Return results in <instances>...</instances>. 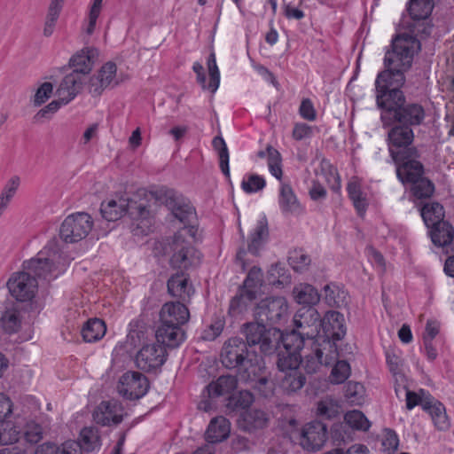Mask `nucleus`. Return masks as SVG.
Segmentation results:
<instances>
[{
  "label": "nucleus",
  "mask_w": 454,
  "mask_h": 454,
  "mask_svg": "<svg viewBox=\"0 0 454 454\" xmlns=\"http://www.w3.org/2000/svg\"><path fill=\"white\" fill-rule=\"evenodd\" d=\"M26 271L14 273L7 282L11 294L20 301H31L37 291L36 278L51 281L66 270L63 257L56 239L50 240L37 254L23 262Z\"/></svg>",
  "instance_id": "f257e3e1"
},
{
  "label": "nucleus",
  "mask_w": 454,
  "mask_h": 454,
  "mask_svg": "<svg viewBox=\"0 0 454 454\" xmlns=\"http://www.w3.org/2000/svg\"><path fill=\"white\" fill-rule=\"evenodd\" d=\"M419 50L420 42L413 35L403 33L393 37L383 59L385 69L375 80V91L403 87L404 73L411 67L414 55Z\"/></svg>",
  "instance_id": "f03ea898"
},
{
  "label": "nucleus",
  "mask_w": 454,
  "mask_h": 454,
  "mask_svg": "<svg viewBox=\"0 0 454 454\" xmlns=\"http://www.w3.org/2000/svg\"><path fill=\"white\" fill-rule=\"evenodd\" d=\"M402 87L375 91L376 105L380 109L384 129L400 123L412 129L420 126L426 119L425 108L418 103H406Z\"/></svg>",
  "instance_id": "7ed1b4c3"
},
{
  "label": "nucleus",
  "mask_w": 454,
  "mask_h": 454,
  "mask_svg": "<svg viewBox=\"0 0 454 454\" xmlns=\"http://www.w3.org/2000/svg\"><path fill=\"white\" fill-rule=\"evenodd\" d=\"M221 361L226 368H237L245 381L256 380L261 385L268 382L266 376L260 375L262 357L254 349H250L242 338L233 337L224 342Z\"/></svg>",
  "instance_id": "20e7f679"
},
{
  "label": "nucleus",
  "mask_w": 454,
  "mask_h": 454,
  "mask_svg": "<svg viewBox=\"0 0 454 454\" xmlns=\"http://www.w3.org/2000/svg\"><path fill=\"white\" fill-rule=\"evenodd\" d=\"M387 131V144L395 169L404 163L421 159V153L414 141L413 129L400 123H394Z\"/></svg>",
  "instance_id": "39448f33"
},
{
  "label": "nucleus",
  "mask_w": 454,
  "mask_h": 454,
  "mask_svg": "<svg viewBox=\"0 0 454 454\" xmlns=\"http://www.w3.org/2000/svg\"><path fill=\"white\" fill-rule=\"evenodd\" d=\"M397 179L404 185H411V192L417 199H428L434 191V184L425 177V167L421 159L404 163L395 169Z\"/></svg>",
  "instance_id": "423d86ee"
},
{
  "label": "nucleus",
  "mask_w": 454,
  "mask_h": 454,
  "mask_svg": "<svg viewBox=\"0 0 454 454\" xmlns=\"http://www.w3.org/2000/svg\"><path fill=\"white\" fill-rule=\"evenodd\" d=\"M100 212L103 218L109 222L117 221L125 215H129L135 221L145 220L150 215V210L144 202L135 201L128 196H120L103 201Z\"/></svg>",
  "instance_id": "0eeeda50"
},
{
  "label": "nucleus",
  "mask_w": 454,
  "mask_h": 454,
  "mask_svg": "<svg viewBox=\"0 0 454 454\" xmlns=\"http://www.w3.org/2000/svg\"><path fill=\"white\" fill-rule=\"evenodd\" d=\"M242 332L249 348L254 349V346H259L261 353L264 356L273 354L279 345L280 330L277 327L267 328L261 321L243 325Z\"/></svg>",
  "instance_id": "6e6552de"
},
{
  "label": "nucleus",
  "mask_w": 454,
  "mask_h": 454,
  "mask_svg": "<svg viewBox=\"0 0 454 454\" xmlns=\"http://www.w3.org/2000/svg\"><path fill=\"white\" fill-rule=\"evenodd\" d=\"M288 302L282 296L267 297L255 307L254 315L258 321L267 324L270 327L284 325L289 316Z\"/></svg>",
  "instance_id": "1a4fd4ad"
},
{
  "label": "nucleus",
  "mask_w": 454,
  "mask_h": 454,
  "mask_svg": "<svg viewBox=\"0 0 454 454\" xmlns=\"http://www.w3.org/2000/svg\"><path fill=\"white\" fill-rule=\"evenodd\" d=\"M93 226L90 215L77 212L71 214L63 221L59 235L66 243H75L85 239Z\"/></svg>",
  "instance_id": "9d476101"
},
{
  "label": "nucleus",
  "mask_w": 454,
  "mask_h": 454,
  "mask_svg": "<svg viewBox=\"0 0 454 454\" xmlns=\"http://www.w3.org/2000/svg\"><path fill=\"white\" fill-rule=\"evenodd\" d=\"M294 330L307 337L308 341L320 342L321 317L315 307H301L294 316Z\"/></svg>",
  "instance_id": "9b49d317"
},
{
  "label": "nucleus",
  "mask_w": 454,
  "mask_h": 454,
  "mask_svg": "<svg viewBox=\"0 0 454 454\" xmlns=\"http://www.w3.org/2000/svg\"><path fill=\"white\" fill-rule=\"evenodd\" d=\"M166 206L174 217L184 224V230L191 238L196 239L198 233L197 214L194 207L183 197L170 195L166 200Z\"/></svg>",
  "instance_id": "f8f14e48"
},
{
  "label": "nucleus",
  "mask_w": 454,
  "mask_h": 454,
  "mask_svg": "<svg viewBox=\"0 0 454 454\" xmlns=\"http://www.w3.org/2000/svg\"><path fill=\"white\" fill-rule=\"evenodd\" d=\"M172 250L173 254L169 262L173 268L188 270L198 266L201 262V254L185 241L180 232L174 236Z\"/></svg>",
  "instance_id": "ddd939ff"
},
{
  "label": "nucleus",
  "mask_w": 454,
  "mask_h": 454,
  "mask_svg": "<svg viewBox=\"0 0 454 454\" xmlns=\"http://www.w3.org/2000/svg\"><path fill=\"white\" fill-rule=\"evenodd\" d=\"M149 387L147 377L135 371H128L123 373L117 385L118 393L129 400L140 399L146 395Z\"/></svg>",
  "instance_id": "4468645a"
},
{
  "label": "nucleus",
  "mask_w": 454,
  "mask_h": 454,
  "mask_svg": "<svg viewBox=\"0 0 454 454\" xmlns=\"http://www.w3.org/2000/svg\"><path fill=\"white\" fill-rule=\"evenodd\" d=\"M344 321V316L338 311L330 310L325 313L324 318H321L323 345L327 346L328 348L334 349V347L337 348L335 341L341 340L346 334Z\"/></svg>",
  "instance_id": "2eb2a0df"
},
{
  "label": "nucleus",
  "mask_w": 454,
  "mask_h": 454,
  "mask_svg": "<svg viewBox=\"0 0 454 454\" xmlns=\"http://www.w3.org/2000/svg\"><path fill=\"white\" fill-rule=\"evenodd\" d=\"M168 357L167 349L160 344L151 343L144 345L137 353L135 363L138 369L145 372H155L160 369Z\"/></svg>",
  "instance_id": "dca6fc26"
},
{
  "label": "nucleus",
  "mask_w": 454,
  "mask_h": 454,
  "mask_svg": "<svg viewBox=\"0 0 454 454\" xmlns=\"http://www.w3.org/2000/svg\"><path fill=\"white\" fill-rule=\"evenodd\" d=\"M311 352L304 355V368L308 373L316 372L322 365L328 366L339 356L337 348H328L323 343L313 341Z\"/></svg>",
  "instance_id": "f3484780"
},
{
  "label": "nucleus",
  "mask_w": 454,
  "mask_h": 454,
  "mask_svg": "<svg viewBox=\"0 0 454 454\" xmlns=\"http://www.w3.org/2000/svg\"><path fill=\"white\" fill-rule=\"evenodd\" d=\"M327 439V427L320 421L307 423L301 429L300 443L307 450H318Z\"/></svg>",
  "instance_id": "a211bd4d"
},
{
  "label": "nucleus",
  "mask_w": 454,
  "mask_h": 454,
  "mask_svg": "<svg viewBox=\"0 0 454 454\" xmlns=\"http://www.w3.org/2000/svg\"><path fill=\"white\" fill-rule=\"evenodd\" d=\"M123 407L115 400L103 401L93 412L94 421L101 426L118 425L123 420Z\"/></svg>",
  "instance_id": "6ab92c4d"
},
{
  "label": "nucleus",
  "mask_w": 454,
  "mask_h": 454,
  "mask_svg": "<svg viewBox=\"0 0 454 454\" xmlns=\"http://www.w3.org/2000/svg\"><path fill=\"white\" fill-rule=\"evenodd\" d=\"M189 318L190 312L184 302L168 301L161 307L159 323L183 327Z\"/></svg>",
  "instance_id": "aec40b11"
},
{
  "label": "nucleus",
  "mask_w": 454,
  "mask_h": 454,
  "mask_svg": "<svg viewBox=\"0 0 454 454\" xmlns=\"http://www.w3.org/2000/svg\"><path fill=\"white\" fill-rule=\"evenodd\" d=\"M117 67L114 62H107L98 71L97 75H94L90 80V93L98 97L102 92L109 88L118 84L116 77Z\"/></svg>",
  "instance_id": "412c9836"
},
{
  "label": "nucleus",
  "mask_w": 454,
  "mask_h": 454,
  "mask_svg": "<svg viewBox=\"0 0 454 454\" xmlns=\"http://www.w3.org/2000/svg\"><path fill=\"white\" fill-rule=\"evenodd\" d=\"M168 294L180 300L181 302H189L194 294V288L189 282V276L184 271L173 274L167 283Z\"/></svg>",
  "instance_id": "4be33fe9"
},
{
  "label": "nucleus",
  "mask_w": 454,
  "mask_h": 454,
  "mask_svg": "<svg viewBox=\"0 0 454 454\" xmlns=\"http://www.w3.org/2000/svg\"><path fill=\"white\" fill-rule=\"evenodd\" d=\"M155 337L157 344L161 345L165 348H176L185 340L186 333L183 327L159 323Z\"/></svg>",
  "instance_id": "5701e85b"
},
{
  "label": "nucleus",
  "mask_w": 454,
  "mask_h": 454,
  "mask_svg": "<svg viewBox=\"0 0 454 454\" xmlns=\"http://www.w3.org/2000/svg\"><path fill=\"white\" fill-rule=\"evenodd\" d=\"M83 77L77 73L71 72L61 81L58 90L57 96L64 104H68L81 91Z\"/></svg>",
  "instance_id": "b1692460"
},
{
  "label": "nucleus",
  "mask_w": 454,
  "mask_h": 454,
  "mask_svg": "<svg viewBox=\"0 0 454 454\" xmlns=\"http://www.w3.org/2000/svg\"><path fill=\"white\" fill-rule=\"evenodd\" d=\"M98 56V51L96 48L86 47L81 50L70 59V66L74 68L72 72L83 77L91 71Z\"/></svg>",
  "instance_id": "393cba45"
},
{
  "label": "nucleus",
  "mask_w": 454,
  "mask_h": 454,
  "mask_svg": "<svg viewBox=\"0 0 454 454\" xmlns=\"http://www.w3.org/2000/svg\"><path fill=\"white\" fill-rule=\"evenodd\" d=\"M431 403L426 402L423 404V410L427 412L439 431H446L450 427V421L446 414L444 405L435 398H430Z\"/></svg>",
  "instance_id": "a878e982"
},
{
  "label": "nucleus",
  "mask_w": 454,
  "mask_h": 454,
  "mask_svg": "<svg viewBox=\"0 0 454 454\" xmlns=\"http://www.w3.org/2000/svg\"><path fill=\"white\" fill-rule=\"evenodd\" d=\"M325 303L333 308H345L349 302V296L343 286L329 283L323 288Z\"/></svg>",
  "instance_id": "bb28decb"
},
{
  "label": "nucleus",
  "mask_w": 454,
  "mask_h": 454,
  "mask_svg": "<svg viewBox=\"0 0 454 454\" xmlns=\"http://www.w3.org/2000/svg\"><path fill=\"white\" fill-rule=\"evenodd\" d=\"M231 432V424L227 419L219 416L211 419L206 431V440L210 443H217L226 440Z\"/></svg>",
  "instance_id": "cd10ccee"
},
{
  "label": "nucleus",
  "mask_w": 454,
  "mask_h": 454,
  "mask_svg": "<svg viewBox=\"0 0 454 454\" xmlns=\"http://www.w3.org/2000/svg\"><path fill=\"white\" fill-rule=\"evenodd\" d=\"M22 316L20 309L12 305L6 307L0 316V327L5 334L17 333L21 329Z\"/></svg>",
  "instance_id": "c85d7f7f"
},
{
  "label": "nucleus",
  "mask_w": 454,
  "mask_h": 454,
  "mask_svg": "<svg viewBox=\"0 0 454 454\" xmlns=\"http://www.w3.org/2000/svg\"><path fill=\"white\" fill-rule=\"evenodd\" d=\"M306 340H308L307 337L294 329L286 333L280 331L279 345L277 350L281 349L282 347L284 351L301 356L300 352L303 348Z\"/></svg>",
  "instance_id": "c756f323"
},
{
  "label": "nucleus",
  "mask_w": 454,
  "mask_h": 454,
  "mask_svg": "<svg viewBox=\"0 0 454 454\" xmlns=\"http://www.w3.org/2000/svg\"><path fill=\"white\" fill-rule=\"evenodd\" d=\"M269 237V228L266 217L257 221V223L251 232L248 240L247 251L253 255H257L260 249Z\"/></svg>",
  "instance_id": "7c9ffc66"
},
{
  "label": "nucleus",
  "mask_w": 454,
  "mask_h": 454,
  "mask_svg": "<svg viewBox=\"0 0 454 454\" xmlns=\"http://www.w3.org/2000/svg\"><path fill=\"white\" fill-rule=\"evenodd\" d=\"M278 204L284 215L297 214L301 210L297 197L293 188L287 184H282L280 186Z\"/></svg>",
  "instance_id": "2f4dec72"
},
{
  "label": "nucleus",
  "mask_w": 454,
  "mask_h": 454,
  "mask_svg": "<svg viewBox=\"0 0 454 454\" xmlns=\"http://www.w3.org/2000/svg\"><path fill=\"white\" fill-rule=\"evenodd\" d=\"M238 385V380L232 375H222L216 380L207 386L209 397H218L232 392Z\"/></svg>",
  "instance_id": "473e14b6"
},
{
  "label": "nucleus",
  "mask_w": 454,
  "mask_h": 454,
  "mask_svg": "<svg viewBox=\"0 0 454 454\" xmlns=\"http://www.w3.org/2000/svg\"><path fill=\"white\" fill-rule=\"evenodd\" d=\"M293 294L295 301L303 304V307H314L320 301L321 296L317 288L305 283L294 286Z\"/></svg>",
  "instance_id": "72a5a7b5"
},
{
  "label": "nucleus",
  "mask_w": 454,
  "mask_h": 454,
  "mask_svg": "<svg viewBox=\"0 0 454 454\" xmlns=\"http://www.w3.org/2000/svg\"><path fill=\"white\" fill-rule=\"evenodd\" d=\"M430 228H432L430 231L431 239L435 246L443 247L453 241L454 228L449 222L443 221Z\"/></svg>",
  "instance_id": "f704fd0d"
},
{
  "label": "nucleus",
  "mask_w": 454,
  "mask_h": 454,
  "mask_svg": "<svg viewBox=\"0 0 454 454\" xmlns=\"http://www.w3.org/2000/svg\"><path fill=\"white\" fill-rule=\"evenodd\" d=\"M257 157L261 159L267 158L270 173L278 180H281L283 176L282 157L277 149L268 145L265 150L257 153Z\"/></svg>",
  "instance_id": "c9c22d12"
},
{
  "label": "nucleus",
  "mask_w": 454,
  "mask_h": 454,
  "mask_svg": "<svg viewBox=\"0 0 454 454\" xmlns=\"http://www.w3.org/2000/svg\"><path fill=\"white\" fill-rule=\"evenodd\" d=\"M262 286V272L259 267H252L244 280L241 290L246 292L247 300L254 301Z\"/></svg>",
  "instance_id": "e433bc0d"
},
{
  "label": "nucleus",
  "mask_w": 454,
  "mask_h": 454,
  "mask_svg": "<svg viewBox=\"0 0 454 454\" xmlns=\"http://www.w3.org/2000/svg\"><path fill=\"white\" fill-rule=\"evenodd\" d=\"M347 192L358 215L363 216L367 210L368 201L366 195L362 192L360 183L355 179L349 181L347 185Z\"/></svg>",
  "instance_id": "4c0bfd02"
},
{
  "label": "nucleus",
  "mask_w": 454,
  "mask_h": 454,
  "mask_svg": "<svg viewBox=\"0 0 454 454\" xmlns=\"http://www.w3.org/2000/svg\"><path fill=\"white\" fill-rule=\"evenodd\" d=\"M106 332L105 322L100 318L89 319L82 328V336L86 342H95L104 337Z\"/></svg>",
  "instance_id": "58836bf2"
},
{
  "label": "nucleus",
  "mask_w": 454,
  "mask_h": 454,
  "mask_svg": "<svg viewBox=\"0 0 454 454\" xmlns=\"http://www.w3.org/2000/svg\"><path fill=\"white\" fill-rule=\"evenodd\" d=\"M420 215L427 228L443 222L444 207L439 202L425 204L420 209Z\"/></svg>",
  "instance_id": "ea45409f"
},
{
  "label": "nucleus",
  "mask_w": 454,
  "mask_h": 454,
  "mask_svg": "<svg viewBox=\"0 0 454 454\" xmlns=\"http://www.w3.org/2000/svg\"><path fill=\"white\" fill-rule=\"evenodd\" d=\"M306 377L300 369L284 373L280 386L287 394L294 393L303 387Z\"/></svg>",
  "instance_id": "a19ab883"
},
{
  "label": "nucleus",
  "mask_w": 454,
  "mask_h": 454,
  "mask_svg": "<svg viewBox=\"0 0 454 454\" xmlns=\"http://www.w3.org/2000/svg\"><path fill=\"white\" fill-rule=\"evenodd\" d=\"M409 14L414 22L427 20L433 10L431 0H410Z\"/></svg>",
  "instance_id": "79ce46f5"
},
{
  "label": "nucleus",
  "mask_w": 454,
  "mask_h": 454,
  "mask_svg": "<svg viewBox=\"0 0 454 454\" xmlns=\"http://www.w3.org/2000/svg\"><path fill=\"white\" fill-rule=\"evenodd\" d=\"M78 444L81 450L82 449L87 452L99 449L101 442L98 429L93 427L82 428L80 433V443Z\"/></svg>",
  "instance_id": "37998d69"
},
{
  "label": "nucleus",
  "mask_w": 454,
  "mask_h": 454,
  "mask_svg": "<svg viewBox=\"0 0 454 454\" xmlns=\"http://www.w3.org/2000/svg\"><path fill=\"white\" fill-rule=\"evenodd\" d=\"M277 366L280 372L286 373L300 369L302 362L301 356L293 355L292 353L278 349Z\"/></svg>",
  "instance_id": "c03bdc74"
},
{
  "label": "nucleus",
  "mask_w": 454,
  "mask_h": 454,
  "mask_svg": "<svg viewBox=\"0 0 454 454\" xmlns=\"http://www.w3.org/2000/svg\"><path fill=\"white\" fill-rule=\"evenodd\" d=\"M212 145L215 150L218 152L219 156V167L223 174L226 177H230V168H229V151L224 139L217 136L214 137Z\"/></svg>",
  "instance_id": "a18cd8bd"
},
{
  "label": "nucleus",
  "mask_w": 454,
  "mask_h": 454,
  "mask_svg": "<svg viewBox=\"0 0 454 454\" xmlns=\"http://www.w3.org/2000/svg\"><path fill=\"white\" fill-rule=\"evenodd\" d=\"M254 402L253 395L247 390L231 395L227 401V408L231 411L247 409Z\"/></svg>",
  "instance_id": "49530a36"
},
{
  "label": "nucleus",
  "mask_w": 454,
  "mask_h": 454,
  "mask_svg": "<svg viewBox=\"0 0 454 454\" xmlns=\"http://www.w3.org/2000/svg\"><path fill=\"white\" fill-rule=\"evenodd\" d=\"M333 363L335 364L329 376L330 382L333 384H341L345 382L351 373L349 364L346 360H338V358Z\"/></svg>",
  "instance_id": "de8ad7c7"
},
{
  "label": "nucleus",
  "mask_w": 454,
  "mask_h": 454,
  "mask_svg": "<svg viewBox=\"0 0 454 454\" xmlns=\"http://www.w3.org/2000/svg\"><path fill=\"white\" fill-rule=\"evenodd\" d=\"M364 387L360 382L348 381L345 386L344 396L351 404H361L364 399Z\"/></svg>",
  "instance_id": "09e8293b"
},
{
  "label": "nucleus",
  "mask_w": 454,
  "mask_h": 454,
  "mask_svg": "<svg viewBox=\"0 0 454 454\" xmlns=\"http://www.w3.org/2000/svg\"><path fill=\"white\" fill-rule=\"evenodd\" d=\"M344 420L347 425L356 430L365 432L368 431L371 427V423L365 415L357 410L348 411L344 416Z\"/></svg>",
  "instance_id": "8fccbe9b"
},
{
  "label": "nucleus",
  "mask_w": 454,
  "mask_h": 454,
  "mask_svg": "<svg viewBox=\"0 0 454 454\" xmlns=\"http://www.w3.org/2000/svg\"><path fill=\"white\" fill-rule=\"evenodd\" d=\"M265 186L264 177L257 174L246 175L241 182V188L247 194L258 192L263 190Z\"/></svg>",
  "instance_id": "3c124183"
},
{
  "label": "nucleus",
  "mask_w": 454,
  "mask_h": 454,
  "mask_svg": "<svg viewBox=\"0 0 454 454\" xmlns=\"http://www.w3.org/2000/svg\"><path fill=\"white\" fill-rule=\"evenodd\" d=\"M20 432L8 421L0 422V445H8L19 442Z\"/></svg>",
  "instance_id": "603ef678"
},
{
  "label": "nucleus",
  "mask_w": 454,
  "mask_h": 454,
  "mask_svg": "<svg viewBox=\"0 0 454 454\" xmlns=\"http://www.w3.org/2000/svg\"><path fill=\"white\" fill-rule=\"evenodd\" d=\"M288 262L295 271L302 272L308 269L311 262V259L303 249L300 248L290 252Z\"/></svg>",
  "instance_id": "864d4df0"
},
{
  "label": "nucleus",
  "mask_w": 454,
  "mask_h": 454,
  "mask_svg": "<svg viewBox=\"0 0 454 454\" xmlns=\"http://www.w3.org/2000/svg\"><path fill=\"white\" fill-rule=\"evenodd\" d=\"M20 186V177L12 176L5 184L0 195V216L7 207Z\"/></svg>",
  "instance_id": "5fc2aeb1"
},
{
  "label": "nucleus",
  "mask_w": 454,
  "mask_h": 454,
  "mask_svg": "<svg viewBox=\"0 0 454 454\" xmlns=\"http://www.w3.org/2000/svg\"><path fill=\"white\" fill-rule=\"evenodd\" d=\"M207 65L209 79H210L209 83H208V90L214 93L216 91V90L218 89L219 84H220V72H219L218 67L216 65V59H215V54L214 51H212L209 54L208 58H207Z\"/></svg>",
  "instance_id": "6e6d98bb"
},
{
  "label": "nucleus",
  "mask_w": 454,
  "mask_h": 454,
  "mask_svg": "<svg viewBox=\"0 0 454 454\" xmlns=\"http://www.w3.org/2000/svg\"><path fill=\"white\" fill-rule=\"evenodd\" d=\"M430 398H434L429 393L426 392L424 389H420L419 393L406 390V408L408 410H412L415 406L420 405L423 409V404L426 402L431 403Z\"/></svg>",
  "instance_id": "4d7b16f0"
},
{
  "label": "nucleus",
  "mask_w": 454,
  "mask_h": 454,
  "mask_svg": "<svg viewBox=\"0 0 454 454\" xmlns=\"http://www.w3.org/2000/svg\"><path fill=\"white\" fill-rule=\"evenodd\" d=\"M225 321L222 317H215L212 323L203 331L201 338L205 340H215L223 332Z\"/></svg>",
  "instance_id": "13d9d810"
},
{
  "label": "nucleus",
  "mask_w": 454,
  "mask_h": 454,
  "mask_svg": "<svg viewBox=\"0 0 454 454\" xmlns=\"http://www.w3.org/2000/svg\"><path fill=\"white\" fill-rule=\"evenodd\" d=\"M252 301L247 300L246 292L243 290L240 291V294L234 296L230 302L229 312L231 316L236 317L241 313H243L248 303Z\"/></svg>",
  "instance_id": "bf43d9fd"
},
{
  "label": "nucleus",
  "mask_w": 454,
  "mask_h": 454,
  "mask_svg": "<svg viewBox=\"0 0 454 454\" xmlns=\"http://www.w3.org/2000/svg\"><path fill=\"white\" fill-rule=\"evenodd\" d=\"M286 278L285 268L279 264L272 265L268 271L267 279L270 285L282 286Z\"/></svg>",
  "instance_id": "052dcab7"
},
{
  "label": "nucleus",
  "mask_w": 454,
  "mask_h": 454,
  "mask_svg": "<svg viewBox=\"0 0 454 454\" xmlns=\"http://www.w3.org/2000/svg\"><path fill=\"white\" fill-rule=\"evenodd\" d=\"M53 91V85L45 82L40 85V87L36 90L35 94L32 99L33 105L35 106H40L43 103H45L51 96Z\"/></svg>",
  "instance_id": "680f3d73"
},
{
  "label": "nucleus",
  "mask_w": 454,
  "mask_h": 454,
  "mask_svg": "<svg viewBox=\"0 0 454 454\" xmlns=\"http://www.w3.org/2000/svg\"><path fill=\"white\" fill-rule=\"evenodd\" d=\"M314 134V127L309 126L307 123L297 122L294 124L292 137L296 141L312 137Z\"/></svg>",
  "instance_id": "e2e57ef3"
},
{
  "label": "nucleus",
  "mask_w": 454,
  "mask_h": 454,
  "mask_svg": "<svg viewBox=\"0 0 454 454\" xmlns=\"http://www.w3.org/2000/svg\"><path fill=\"white\" fill-rule=\"evenodd\" d=\"M103 0H93L90 12H89V24L86 28L88 35H92L95 27L97 20L100 14Z\"/></svg>",
  "instance_id": "0e129e2a"
},
{
  "label": "nucleus",
  "mask_w": 454,
  "mask_h": 454,
  "mask_svg": "<svg viewBox=\"0 0 454 454\" xmlns=\"http://www.w3.org/2000/svg\"><path fill=\"white\" fill-rule=\"evenodd\" d=\"M62 105L65 104L62 103L59 98L58 100H53L51 103H49L46 106L39 110L37 114L35 115L34 119H49L60 108Z\"/></svg>",
  "instance_id": "69168bd1"
},
{
  "label": "nucleus",
  "mask_w": 454,
  "mask_h": 454,
  "mask_svg": "<svg viewBox=\"0 0 454 454\" xmlns=\"http://www.w3.org/2000/svg\"><path fill=\"white\" fill-rule=\"evenodd\" d=\"M299 114L303 119L308 121H314L316 119L317 113L309 98L302 99L299 108Z\"/></svg>",
  "instance_id": "338daca9"
},
{
  "label": "nucleus",
  "mask_w": 454,
  "mask_h": 454,
  "mask_svg": "<svg viewBox=\"0 0 454 454\" xmlns=\"http://www.w3.org/2000/svg\"><path fill=\"white\" fill-rule=\"evenodd\" d=\"M386 360L389 371L393 374H398L401 372L402 359L399 356L395 355L393 351L386 352Z\"/></svg>",
  "instance_id": "774afa93"
}]
</instances>
